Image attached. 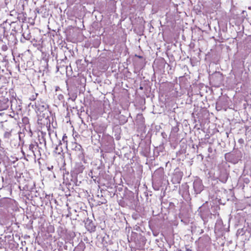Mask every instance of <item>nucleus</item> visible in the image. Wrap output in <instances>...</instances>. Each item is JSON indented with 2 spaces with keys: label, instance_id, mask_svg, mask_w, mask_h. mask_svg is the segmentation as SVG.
<instances>
[{
  "label": "nucleus",
  "instance_id": "obj_1",
  "mask_svg": "<svg viewBox=\"0 0 251 251\" xmlns=\"http://www.w3.org/2000/svg\"><path fill=\"white\" fill-rule=\"evenodd\" d=\"M37 114L38 124L45 125L50 122L49 118L51 115L50 111H37Z\"/></svg>",
  "mask_w": 251,
  "mask_h": 251
},
{
  "label": "nucleus",
  "instance_id": "obj_2",
  "mask_svg": "<svg viewBox=\"0 0 251 251\" xmlns=\"http://www.w3.org/2000/svg\"><path fill=\"white\" fill-rule=\"evenodd\" d=\"M203 185L201 180L197 179L193 182V188L196 194L200 193L203 190Z\"/></svg>",
  "mask_w": 251,
  "mask_h": 251
},
{
  "label": "nucleus",
  "instance_id": "obj_3",
  "mask_svg": "<svg viewBox=\"0 0 251 251\" xmlns=\"http://www.w3.org/2000/svg\"><path fill=\"white\" fill-rule=\"evenodd\" d=\"M136 123L141 126L144 125L145 119L142 114H137L136 119Z\"/></svg>",
  "mask_w": 251,
  "mask_h": 251
},
{
  "label": "nucleus",
  "instance_id": "obj_4",
  "mask_svg": "<svg viewBox=\"0 0 251 251\" xmlns=\"http://www.w3.org/2000/svg\"><path fill=\"white\" fill-rule=\"evenodd\" d=\"M72 149L75 150V151H80L81 149V146L76 143H72Z\"/></svg>",
  "mask_w": 251,
  "mask_h": 251
},
{
  "label": "nucleus",
  "instance_id": "obj_5",
  "mask_svg": "<svg viewBox=\"0 0 251 251\" xmlns=\"http://www.w3.org/2000/svg\"><path fill=\"white\" fill-rule=\"evenodd\" d=\"M243 106H244V108L245 109H250L251 108V105H249L246 101H244L243 103Z\"/></svg>",
  "mask_w": 251,
  "mask_h": 251
},
{
  "label": "nucleus",
  "instance_id": "obj_6",
  "mask_svg": "<svg viewBox=\"0 0 251 251\" xmlns=\"http://www.w3.org/2000/svg\"><path fill=\"white\" fill-rule=\"evenodd\" d=\"M11 136V132L6 131L4 133V137L6 138H9Z\"/></svg>",
  "mask_w": 251,
  "mask_h": 251
},
{
  "label": "nucleus",
  "instance_id": "obj_7",
  "mask_svg": "<svg viewBox=\"0 0 251 251\" xmlns=\"http://www.w3.org/2000/svg\"><path fill=\"white\" fill-rule=\"evenodd\" d=\"M11 114H9V116H11V117H14L15 116V113H14V111H12L11 112H10Z\"/></svg>",
  "mask_w": 251,
  "mask_h": 251
},
{
  "label": "nucleus",
  "instance_id": "obj_8",
  "mask_svg": "<svg viewBox=\"0 0 251 251\" xmlns=\"http://www.w3.org/2000/svg\"><path fill=\"white\" fill-rule=\"evenodd\" d=\"M91 113H92V111H88V110L86 111V113L88 115L91 114Z\"/></svg>",
  "mask_w": 251,
  "mask_h": 251
},
{
  "label": "nucleus",
  "instance_id": "obj_9",
  "mask_svg": "<svg viewBox=\"0 0 251 251\" xmlns=\"http://www.w3.org/2000/svg\"><path fill=\"white\" fill-rule=\"evenodd\" d=\"M87 222H89V224H92V221H90V220H87V222H86V223H85V224H86V225L87 224Z\"/></svg>",
  "mask_w": 251,
  "mask_h": 251
},
{
  "label": "nucleus",
  "instance_id": "obj_10",
  "mask_svg": "<svg viewBox=\"0 0 251 251\" xmlns=\"http://www.w3.org/2000/svg\"><path fill=\"white\" fill-rule=\"evenodd\" d=\"M67 139V136H64L63 137V140L65 142V139Z\"/></svg>",
  "mask_w": 251,
  "mask_h": 251
},
{
  "label": "nucleus",
  "instance_id": "obj_11",
  "mask_svg": "<svg viewBox=\"0 0 251 251\" xmlns=\"http://www.w3.org/2000/svg\"><path fill=\"white\" fill-rule=\"evenodd\" d=\"M139 89H140V90H143V86H140V87H139Z\"/></svg>",
  "mask_w": 251,
  "mask_h": 251
},
{
  "label": "nucleus",
  "instance_id": "obj_12",
  "mask_svg": "<svg viewBox=\"0 0 251 251\" xmlns=\"http://www.w3.org/2000/svg\"><path fill=\"white\" fill-rule=\"evenodd\" d=\"M2 48L3 49V50H5L7 48V47L6 46H5V47H3Z\"/></svg>",
  "mask_w": 251,
  "mask_h": 251
},
{
  "label": "nucleus",
  "instance_id": "obj_13",
  "mask_svg": "<svg viewBox=\"0 0 251 251\" xmlns=\"http://www.w3.org/2000/svg\"><path fill=\"white\" fill-rule=\"evenodd\" d=\"M81 111V113H82V112H85V111L83 110V111Z\"/></svg>",
  "mask_w": 251,
  "mask_h": 251
}]
</instances>
